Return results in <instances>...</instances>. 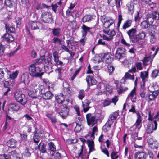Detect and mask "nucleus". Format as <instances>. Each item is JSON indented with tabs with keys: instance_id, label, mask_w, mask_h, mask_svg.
<instances>
[{
	"instance_id": "nucleus-42",
	"label": "nucleus",
	"mask_w": 159,
	"mask_h": 159,
	"mask_svg": "<svg viewBox=\"0 0 159 159\" xmlns=\"http://www.w3.org/2000/svg\"><path fill=\"white\" fill-rule=\"evenodd\" d=\"M146 20L150 24V25L152 24L154 20V19L153 17L152 16V14L150 13H148L146 16Z\"/></svg>"
},
{
	"instance_id": "nucleus-28",
	"label": "nucleus",
	"mask_w": 159,
	"mask_h": 159,
	"mask_svg": "<svg viewBox=\"0 0 159 159\" xmlns=\"http://www.w3.org/2000/svg\"><path fill=\"white\" fill-rule=\"evenodd\" d=\"M146 36V34L144 31H142L140 32L138 34H136L137 38L135 41V43L138 42L140 39H144Z\"/></svg>"
},
{
	"instance_id": "nucleus-5",
	"label": "nucleus",
	"mask_w": 159,
	"mask_h": 159,
	"mask_svg": "<svg viewBox=\"0 0 159 159\" xmlns=\"http://www.w3.org/2000/svg\"><path fill=\"white\" fill-rule=\"evenodd\" d=\"M9 19V18H7L3 21L6 30V33H14L16 31L14 27L11 25V22Z\"/></svg>"
},
{
	"instance_id": "nucleus-27",
	"label": "nucleus",
	"mask_w": 159,
	"mask_h": 159,
	"mask_svg": "<svg viewBox=\"0 0 159 159\" xmlns=\"http://www.w3.org/2000/svg\"><path fill=\"white\" fill-rule=\"evenodd\" d=\"M82 30V36L83 37H85L87 35L88 32H90V30L92 29L91 28L87 27L84 24H83L81 27Z\"/></svg>"
},
{
	"instance_id": "nucleus-22",
	"label": "nucleus",
	"mask_w": 159,
	"mask_h": 159,
	"mask_svg": "<svg viewBox=\"0 0 159 159\" xmlns=\"http://www.w3.org/2000/svg\"><path fill=\"white\" fill-rule=\"evenodd\" d=\"M134 157L136 159H146L147 155L144 152H138L135 153Z\"/></svg>"
},
{
	"instance_id": "nucleus-14",
	"label": "nucleus",
	"mask_w": 159,
	"mask_h": 159,
	"mask_svg": "<svg viewBox=\"0 0 159 159\" xmlns=\"http://www.w3.org/2000/svg\"><path fill=\"white\" fill-rule=\"evenodd\" d=\"M20 109L19 106L16 103H10L8 106V111L15 112Z\"/></svg>"
},
{
	"instance_id": "nucleus-33",
	"label": "nucleus",
	"mask_w": 159,
	"mask_h": 159,
	"mask_svg": "<svg viewBox=\"0 0 159 159\" xmlns=\"http://www.w3.org/2000/svg\"><path fill=\"white\" fill-rule=\"evenodd\" d=\"M46 116L49 118L52 123L55 124L57 121V119L55 116H53L52 114L47 113L45 114Z\"/></svg>"
},
{
	"instance_id": "nucleus-54",
	"label": "nucleus",
	"mask_w": 159,
	"mask_h": 159,
	"mask_svg": "<svg viewBox=\"0 0 159 159\" xmlns=\"http://www.w3.org/2000/svg\"><path fill=\"white\" fill-rule=\"evenodd\" d=\"M21 4L25 7H28L30 6L29 0H21Z\"/></svg>"
},
{
	"instance_id": "nucleus-43",
	"label": "nucleus",
	"mask_w": 159,
	"mask_h": 159,
	"mask_svg": "<svg viewBox=\"0 0 159 159\" xmlns=\"http://www.w3.org/2000/svg\"><path fill=\"white\" fill-rule=\"evenodd\" d=\"M148 72L147 71L141 72L140 74L141 77L142 78L143 83H145V79L147 78L148 76Z\"/></svg>"
},
{
	"instance_id": "nucleus-38",
	"label": "nucleus",
	"mask_w": 159,
	"mask_h": 159,
	"mask_svg": "<svg viewBox=\"0 0 159 159\" xmlns=\"http://www.w3.org/2000/svg\"><path fill=\"white\" fill-rule=\"evenodd\" d=\"M121 83L119 86L117 87V90L119 94L122 93L128 89V87H125L124 88V86Z\"/></svg>"
},
{
	"instance_id": "nucleus-8",
	"label": "nucleus",
	"mask_w": 159,
	"mask_h": 159,
	"mask_svg": "<svg viewBox=\"0 0 159 159\" xmlns=\"http://www.w3.org/2000/svg\"><path fill=\"white\" fill-rule=\"evenodd\" d=\"M136 32V29L134 28L130 29L127 32L129 37L130 41H131L133 43H135V41H136L137 38L136 37V35H135Z\"/></svg>"
},
{
	"instance_id": "nucleus-15",
	"label": "nucleus",
	"mask_w": 159,
	"mask_h": 159,
	"mask_svg": "<svg viewBox=\"0 0 159 159\" xmlns=\"http://www.w3.org/2000/svg\"><path fill=\"white\" fill-rule=\"evenodd\" d=\"M69 110L66 106L61 108V112L59 113L60 115L63 119H65L68 116Z\"/></svg>"
},
{
	"instance_id": "nucleus-26",
	"label": "nucleus",
	"mask_w": 159,
	"mask_h": 159,
	"mask_svg": "<svg viewBox=\"0 0 159 159\" xmlns=\"http://www.w3.org/2000/svg\"><path fill=\"white\" fill-rule=\"evenodd\" d=\"M63 91V95L65 98L70 97L72 93V89L70 87L64 88Z\"/></svg>"
},
{
	"instance_id": "nucleus-49",
	"label": "nucleus",
	"mask_w": 159,
	"mask_h": 159,
	"mask_svg": "<svg viewBox=\"0 0 159 159\" xmlns=\"http://www.w3.org/2000/svg\"><path fill=\"white\" fill-rule=\"evenodd\" d=\"M48 150L54 152L56 151V146L53 143L50 142L48 143Z\"/></svg>"
},
{
	"instance_id": "nucleus-31",
	"label": "nucleus",
	"mask_w": 159,
	"mask_h": 159,
	"mask_svg": "<svg viewBox=\"0 0 159 159\" xmlns=\"http://www.w3.org/2000/svg\"><path fill=\"white\" fill-rule=\"evenodd\" d=\"M90 102L88 99H85L82 102V107L83 110L84 112H86L89 110V105L90 103Z\"/></svg>"
},
{
	"instance_id": "nucleus-20",
	"label": "nucleus",
	"mask_w": 159,
	"mask_h": 159,
	"mask_svg": "<svg viewBox=\"0 0 159 159\" xmlns=\"http://www.w3.org/2000/svg\"><path fill=\"white\" fill-rule=\"evenodd\" d=\"M86 81L87 82L88 85L89 86L96 84L97 82L94 78L90 75L87 76Z\"/></svg>"
},
{
	"instance_id": "nucleus-3",
	"label": "nucleus",
	"mask_w": 159,
	"mask_h": 159,
	"mask_svg": "<svg viewBox=\"0 0 159 159\" xmlns=\"http://www.w3.org/2000/svg\"><path fill=\"white\" fill-rule=\"evenodd\" d=\"M14 97L16 101L22 105L26 103L27 100L25 96L22 92L16 90L14 93Z\"/></svg>"
},
{
	"instance_id": "nucleus-40",
	"label": "nucleus",
	"mask_w": 159,
	"mask_h": 159,
	"mask_svg": "<svg viewBox=\"0 0 159 159\" xmlns=\"http://www.w3.org/2000/svg\"><path fill=\"white\" fill-rule=\"evenodd\" d=\"M142 61L145 65H148L149 63L151 64L152 61V58H151V56H150L148 57H145Z\"/></svg>"
},
{
	"instance_id": "nucleus-11",
	"label": "nucleus",
	"mask_w": 159,
	"mask_h": 159,
	"mask_svg": "<svg viewBox=\"0 0 159 159\" xmlns=\"http://www.w3.org/2000/svg\"><path fill=\"white\" fill-rule=\"evenodd\" d=\"M52 55L51 53H49L48 56L44 55V63L46 64V67L48 69L52 68Z\"/></svg>"
},
{
	"instance_id": "nucleus-52",
	"label": "nucleus",
	"mask_w": 159,
	"mask_h": 159,
	"mask_svg": "<svg viewBox=\"0 0 159 159\" xmlns=\"http://www.w3.org/2000/svg\"><path fill=\"white\" fill-rule=\"evenodd\" d=\"M159 72V70L158 69H155L154 70L152 71L151 75L152 78H156L158 75Z\"/></svg>"
},
{
	"instance_id": "nucleus-34",
	"label": "nucleus",
	"mask_w": 159,
	"mask_h": 159,
	"mask_svg": "<svg viewBox=\"0 0 159 159\" xmlns=\"http://www.w3.org/2000/svg\"><path fill=\"white\" fill-rule=\"evenodd\" d=\"M152 94H150L148 95V98L150 100H152L156 98L159 94V91L156 90L153 91H150Z\"/></svg>"
},
{
	"instance_id": "nucleus-17",
	"label": "nucleus",
	"mask_w": 159,
	"mask_h": 159,
	"mask_svg": "<svg viewBox=\"0 0 159 159\" xmlns=\"http://www.w3.org/2000/svg\"><path fill=\"white\" fill-rule=\"evenodd\" d=\"M136 114L137 116V119L135 123L133 126H135L136 127H138L142 121V116L143 114L140 111H136Z\"/></svg>"
},
{
	"instance_id": "nucleus-36",
	"label": "nucleus",
	"mask_w": 159,
	"mask_h": 159,
	"mask_svg": "<svg viewBox=\"0 0 159 159\" xmlns=\"http://www.w3.org/2000/svg\"><path fill=\"white\" fill-rule=\"evenodd\" d=\"M52 33L53 35L59 37L61 35V29L59 28H54L51 29Z\"/></svg>"
},
{
	"instance_id": "nucleus-50",
	"label": "nucleus",
	"mask_w": 159,
	"mask_h": 159,
	"mask_svg": "<svg viewBox=\"0 0 159 159\" xmlns=\"http://www.w3.org/2000/svg\"><path fill=\"white\" fill-rule=\"evenodd\" d=\"M61 154L58 152L54 153L51 155V158L52 159H61Z\"/></svg>"
},
{
	"instance_id": "nucleus-56",
	"label": "nucleus",
	"mask_w": 159,
	"mask_h": 159,
	"mask_svg": "<svg viewBox=\"0 0 159 159\" xmlns=\"http://www.w3.org/2000/svg\"><path fill=\"white\" fill-rule=\"evenodd\" d=\"M76 125L75 128V130L76 132H79L81 130V124L80 123H76Z\"/></svg>"
},
{
	"instance_id": "nucleus-29",
	"label": "nucleus",
	"mask_w": 159,
	"mask_h": 159,
	"mask_svg": "<svg viewBox=\"0 0 159 159\" xmlns=\"http://www.w3.org/2000/svg\"><path fill=\"white\" fill-rule=\"evenodd\" d=\"M17 143L16 141L12 138L7 142V144L8 147L13 148L16 146Z\"/></svg>"
},
{
	"instance_id": "nucleus-37",
	"label": "nucleus",
	"mask_w": 159,
	"mask_h": 159,
	"mask_svg": "<svg viewBox=\"0 0 159 159\" xmlns=\"http://www.w3.org/2000/svg\"><path fill=\"white\" fill-rule=\"evenodd\" d=\"M132 23V20L131 19H128L124 23L122 27V28L124 30H125L127 28L131 26Z\"/></svg>"
},
{
	"instance_id": "nucleus-23",
	"label": "nucleus",
	"mask_w": 159,
	"mask_h": 159,
	"mask_svg": "<svg viewBox=\"0 0 159 159\" xmlns=\"http://www.w3.org/2000/svg\"><path fill=\"white\" fill-rule=\"evenodd\" d=\"M124 54L121 48H119L117 49L116 53L115 54L116 57L119 60L123 58Z\"/></svg>"
},
{
	"instance_id": "nucleus-46",
	"label": "nucleus",
	"mask_w": 159,
	"mask_h": 159,
	"mask_svg": "<svg viewBox=\"0 0 159 159\" xmlns=\"http://www.w3.org/2000/svg\"><path fill=\"white\" fill-rule=\"evenodd\" d=\"M18 73V71L16 70L15 72L8 74L9 75V78L11 80L15 79L17 77Z\"/></svg>"
},
{
	"instance_id": "nucleus-55",
	"label": "nucleus",
	"mask_w": 159,
	"mask_h": 159,
	"mask_svg": "<svg viewBox=\"0 0 159 159\" xmlns=\"http://www.w3.org/2000/svg\"><path fill=\"white\" fill-rule=\"evenodd\" d=\"M41 144L42 145H41V146H40V148L39 150L41 151V152L43 153H45L46 151V145L43 143H42Z\"/></svg>"
},
{
	"instance_id": "nucleus-19",
	"label": "nucleus",
	"mask_w": 159,
	"mask_h": 159,
	"mask_svg": "<svg viewBox=\"0 0 159 159\" xmlns=\"http://www.w3.org/2000/svg\"><path fill=\"white\" fill-rule=\"evenodd\" d=\"M128 79L134 80V75H132L128 72H126L124 77L121 79L120 83L123 84H125Z\"/></svg>"
},
{
	"instance_id": "nucleus-48",
	"label": "nucleus",
	"mask_w": 159,
	"mask_h": 159,
	"mask_svg": "<svg viewBox=\"0 0 159 159\" xmlns=\"http://www.w3.org/2000/svg\"><path fill=\"white\" fill-rule=\"evenodd\" d=\"M4 4L7 7H11L15 4V2L13 0H5Z\"/></svg>"
},
{
	"instance_id": "nucleus-39",
	"label": "nucleus",
	"mask_w": 159,
	"mask_h": 159,
	"mask_svg": "<svg viewBox=\"0 0 159 159\" xmlns=\"http://www.w3.org/2000/svg\"><path fill=\"white\" fill-rule=\"evenodd\" d=\"M93 19V16L86 15L84 16L83 17L82 19V20L83 22L84 23L90 20H92Z\"/></svg>"
},
{
	"instance_id": "nucleus-59",
	"label": "nucleus",
	"mask_w": 159,
	"mask_h": 159,
	"mask_svg": "<svg viewBox=\"0 0 159 159\" xmlns=\"http://www.w3.org/2000/svg\"><path fill=\"white\" fill-rule=\"evenodd\" d=\"M111 103V101L109 99L105 100L103 102V106L105 107V106H108Z\"/></svg>"
},
{
	"instance_id": "nucleus-6",
	"label": "nucleus",
	"mask_w": 159,
	"mask_h": 159,
	"mask_svg": "<svg viewBox=\"0 0 159 159\" xmlns=\"http://www.w3.org/2000/svg\"><path fill=\"white\" fill-rule=\"evenodd\" d=\"M44 131L42 130L38 129L35 131L33 136V140L34 142L38 145V143L42 139Z\"/></svg>"
},
{
	"instance_id": "nucleus-25",
	"label": "nucleus",
	"mask_w": 159,
	"mask_h": 159,
	"mask_svg": "<svg viewBox=\"0 0 159 159\" xmlns=\"http://www.w3.org/2000/svg\"><path fill=\"white\" fill-rule=\"evenodd\" d=\"M44 91H43L42 94V98L44 99L48 100L52 98L53 96V94L50 91H48L44 93Z\"/></svg>"
},
{
	"instance_id": "nucleus-61",
	"label": "nucleus",
	"mask_w": 159,
	"mask_h": 159,
	"mask_svg": "<svg viewBox=\"0 0 159 159\" xmlns=\"http://www.w3.org/2000/svg\"><path fill=\"white\" fill-rule=\"evenodd\" d=\"M102 152L105 154L108 157L110 156L109 152L107 149L106 148H102L101 146L100 147Z\"/></svg>"
},
{
	"instance_id": "nucleus-41",
	"label": "nucleus",
	"mask_w": 159,
	"mask_h": 159,
	"mask_svg": "<svg viewBox=\"0 0 159 159\" xmlns=\"http://www.w3.org/2000/svg\"><path fill=\"white\" fill-rule=\"evenodd\" d=\"M151 25L146 20L141 22L140 25L141 27L143 29L148 28Z\"/></svg>"
},
{
	"instance_id": "nucleus-60",
	"label": "nucleus",
	"mask_w": 159,
	"mask_h": 159,
	"mask_svg": "<svg viewBox=\"0 0 159 159\" xmlns=\"http://www.w3.org/2000/svg\"><path fill=\"white\" fill-rule=\"evenodd\" d=\"M5 49V47L2 45H0V57L3 55Z\"/></svg>"
},
{
	"instance_id": "nucleus-30",
	"label": "nucleus",
	"mask_w": 159,
	"mask_h": 159,
	"mask_svg": "<svg viewBox=\"0 0 159 159\" xmlns=\"http://www.w3.org/2000/svg\"><path fill=\"white\" fill-rule=\"evenodd\" d=\"M21 80L25 84H28L30 82L29 75L26 73L23 74L21 76Z\"/></svg>"
},
{
	"instance_id": "nucleus-47",
	"label": "nucleus",
	"mask_w": 159,
	"mask_h": 159,
	"mask_svg": "<svg viewBox=\"0 0 159 159\" xmlns=\"http://www.w3.org/2000/svg\"><path fill=\"white\" fill-rule=\"evenodd\" d=\"M155 20H159V12L157 11H152L150 13Z\"/></svg>"
},
{
	"instance_id": "nucleus-62",
	"label": "nucleus",
	"mask_w": 159,
	"mask_h": 159,
	"mask_svg": "<svg viewBox=\"0 0 159 159\" xmlns=\"http://www.w3.org/2000/svg\"><path fill=\"white\" fill-rule=\"evenodd\" d=\"M53 40V43L55 44L58 43L59 45L61 44V40L57 37H54Z\"/></svg>"
},
{
	"instance_id": "nucleus-51",
	"label": "nucleus",
	"mask_w": 159,
	"mask_h": 159,
	"mask_svg": "<svg viewBox=\"0 0 159 159\" xmlns=\"http://www.w3.org/2000/svg\"><path fill=\"white\" fill-rule=\"evenodd\" d=\"M37 65L38 64H41L44 63V55L41 56L39 59H36L35 60V62L34 63Z\"/></svg>"
},
{
	"instance_id": "nucleus-24",
	"label": "nucleus",
	"mask_w": 159,
	"mask_h": 159,
	"mask_svg": "<svg viewBox=\"0 0 159 159\" xmlns=\"http://www.w3.org/2000/svg\"><path fill=\"white\" fill-rule=\"evenodd\" d=\"M3 37L5 40L8 43L13 41L15 39L14 36L8 33L5 34Z\"/></svg>"
},
{
	"instance_id": "nucleus-10",
	"label": "nucleus",
	"mask_w": 159,
	"mask_h": 159,
	"mask_svg": "<svg viewBox=\"0 0 159 159\" xmlns=\"http://www.w3.org/2000/svg\"><path fill=\"white\" fill-rule=\"evenodd\" d=\"M34 89L36 95L35 96H31V98H37V97L39 96L40 94L43 93V91H44L45 90L44 86L41 85H39L34 87Z\"/></svg>"
},
{
	"instance_id": "nucleus-44",
	"label": "nucleus",
	"mask_w": 159,
	"mask_h": 159,
	"mask_svg": "<svg viewBox=\"0 0 159 159\" xmlns=\"http://www.w3.org/2000/svg\"><path fill=\"white\" fill-rule=\"evenodd\" d=\"M102 39H100L98 41L97 43L98 44L103 45L109 47V45L108 43L104 41L105 40H106V39H104L103 38V36H102Z\"/></svg>"
},
{
	"instance_id": "nucleus-58",
	"label": "nucleus",
	"mask_w": 159,
	"mask_h": 159,
	"mask_svg": "<svg viewBox=\"0 0 159 159\" xmlns=\"http://www.w3.org/2000/svg\"><path fill=\"white\" fill-rule=\"evenodd\" d=\"M141 19V16L139 15V12H137L134 16V20L135 22H137L140 20Z\"/></svg>"
},
{
	"instance_id": "nucleus-4",
	"label": "nucleus",
	"mask_w": 159,
	"mask_h": 159,
	"mask_svg": "<svg viewBox=\"0 0 159 159\" xmlns=\"http://www.w3.org/2000/svg\"><path fill=\"white\" fill-rule=\"evenodd\" d=\"M41 20L44 23L51 24L53 23L52 15L48 11L43 12L41 15Z\"/></svg>"
},
{
	"instance_id": "nucleus-13",
	"label": "nucleus",
	"mask_w": 159,
	"mask_h": 159,
	"mask_svg": "<svg viewBox=\"0 0 159 159\" xmlns=\"http://www.w3.org/2000/svg\"><path fill=\"white\" fill-rule=\"evenodd\" d=\"M107 3L109 6L113 7L116 6L117 8L120 7L122 4V2L121 0H107Z\"/></svg>"
},
{
	"instance_id": "nucleus-64",
	"label": "nucleus",
	"mask_w": 159,
	"mask_h": 159,
	"mask_svg": "<svg viewBox=\"0 0 159 159\" xmlns=\"http://www.w3.org/2000/svg\"><path fill=\"white\" fill-rule=\"evenodd\" d=\"M117 152L116 151H113L111 154V158H118L119 157V156L117 155Z\"/></svg>"
},
{
	"instance_id": "nucleus-57",
	"label": "nucleus",
	"mask_w": 159,
	"mask_h": 159,
	"mask_svg": "<svg viewBox=\"0 0 159 159\" xmlns=\"http://www.w3.org/2000/svg\"><path fill=\"white\" fill-rule=\"evenodd\" d=\"M82 66H80L78 69H77V70L74 73L72 76L71 78V80H73L75 79V78L76 77V75L82 69Z\"/></svg>"
},
{
	"instance_id": "nucleus-1",
	"label": "nucleus",
	"mask_w": 159,
	"mask_h": 159,
	"mask_svg": "<svg viewBox=\"0 0 159 159\" xmlns=\"http://www.w3.org/2000/svg\"><path fill=\"white\" fill-rule=\"evenodd\" d=\"M42 71V69L35 63H34L29 66V73L33 77H41L44 73Z\"/></svg>"
},
{
	"instance_id": "nucleus-45",
	"label": "nucleus",
	"mask_w": 159,
	"mask_h": 159,
	"mask_svg": "<svg viewBox=\"0 0 159 159\" xmlns=\"http://www.w3.org/2000/svg\"><path fill=\"white\" fill-rule=\"evenodd\" d=\"M20 137L22 142L25 143L28 141L27 135L26 134L20 133Z\"/></svg>"
},
{
	"instance_id": "nucleus-2",
	"label": "nucleus",
	"mask_w": 159,
	"mask_h": 159,
	"mask_svg": "<svg viewBox=\"0 0 159 159\" xmlns=\"http://www.w3.org/2000/svg\"><path fill=\"white\" fill-rule=\"evenodd\" d=\"M119 115V111H116L110 114L108 120L103 126L102 129L105 132L109 131L114 120L117 118Z\"/></svg>"
},
{
	"instance_id": "nucleus-21",
	"label": "nucleus",
	"mask_w": 159,
	"mask_h": 159,
	"mask_svg": "<svg viewBox=\"0 0 159 159\" xmlns=\"http://www.w3.org/2000/svg\"><path fill=\"white\" fill-rule=\"evenodd\" d=\"M114 23V20L111 17H109L106 20V21L103 23L104 27L106 29H108L110 26L112 25Z\"/></svg>"
},
{
	"instance_id": "nucleus-35",
	"label": "nucleus",
	"mask_w": 159,
	"mask_h": 159,
	"mask_svg": "<svg viewBox=\"0 0 159 159\" xmlns=\"http://www.w3.org/2000/svg\"><path fill=\"white\" fill-rule=\"evenodd\" d=\"M87 142L89 148V154L92 151L95 150L94 148V143L93 141H91L90 140H88Z\"/></svg>"
},
{
	"instance_id": "nucleus-16",
	"label": "nucleus",
	"mask_w": 159,
	"mask_h": 159,
	"mask_svg": "<svg viewBox=\"0 0 159 159\" xmlns=\"http://www.w3.org/2000/svg\"><path fill=\"white\" fill-rule=\"evenodd\" d=\"M111 56L112 55L111 53H107L105 54L101 58V60L103 62L108 64H111L112 61Z\"/></svg>"
},
{
	"instance_id": "nucleus-53",
	"label": "nucleus",
	"mask_w": 159,
	"mask_h": 159,
	"mask_svg": "<svg viewBox=\"0 0 159 159\" xmlns=\"http://www.w3.org/2000/svg\"><path fill=\"white\" fill-rule=\"evenodd\" d=\"M85 93L84 90H81L79 91L78 97L80 100H82L85 97Z\"/></svg>"
},
{
	"instance_id": "nucleus-63",
	"label": "nucleus",
	"mask_w": 159,
	"mask_h": 159,
	"mask_svg": "<svg viewBox=\"0 0 159 159\" xmlns=\"http://www.w3.org/2000/svg\"><path fill=\"white\" fill-rule=\"evenodd\" d=\"M107 66L109 72L110 73H112L115 70V68L111 64H109Z\"/></svg>"
},
{
	"instance_id": "nucleus-18",
	"label": "nucleus",
	"mask_w": 159,
	"mask_h": 159,
	"mask_svg": "<svg viewBox=\"0 0 159 159\" xmlns=\"http://www.w3.org/2000/svg\"><path fill=\"white\" fill-rule=\"evenodd\" d=\"M40 23L38 22L31 21L28 23V27L29 29L34 30L39 29Z\"/></svg>"
},
{
	"instance_id": "nucleus-9",
	"label": "nucleus",
	"mask_w": 159,
	"mask_h": 159,
	"mask_svg": "<svg viewBox=\"0 0 159 159\" xmlns=\"http://www.w3.org/2000/svg\"><path fill=\"white\" fill-rule=\"evenodd\" d=\"M157 123L156 120L153 122V123L149 124L146 129V133L149 134L152 133L154 130H156L157 128Z\"/></svg>"
},
{
	"instance_id": "nucleus-7",
	"label": "nucleus",
	"mask_w": 159,
	"mask_h": 159,
	"mask_svg": "<svg viewBox=\"0 0 159 159\" xmlns=\"http://www.w3.org/2000/svg\"><path fill=\"white\" fill-rule=\"evenodd\" d=\"M103 32L108 35V36H107L106 35H103L104 39H106L107 41H109L111 40L113 37L116 34L115 31L113 29L110 30L108 29H105L103 30Z\"/></svg>"
},
{
	"instance_id": "nucleus-32",
	"label": "nucleus",
	"mask_w": 159,
	"mask_h": 159,
	"mask_svg": "<svg viewBox=\"0 0 159 159\" xmlns=\"http://www.w3.org/2000/svg\"><path fill=\"white\" fill-rule=\"evenodd\" d=\"M11 159H20V154L15 150L11 151L9 152Z\"/></svg>"
},
{
	"instance_id": "nucleus-12",
	"label": "nucleus",
	"mask_w": 159,
	"mask_h": 159,
	"mask_svg": "<svg viewBox=\"0 0 159 159\" xmlns=\"http://www.w3.org/2000/svg\"><path fill=\"white\" fill-rule=\"evenodd\" d=\"M86 118L88 125L93 126L96 122V116L91 113H88L86 115Z\"/></svg>"
}]
</instances>
